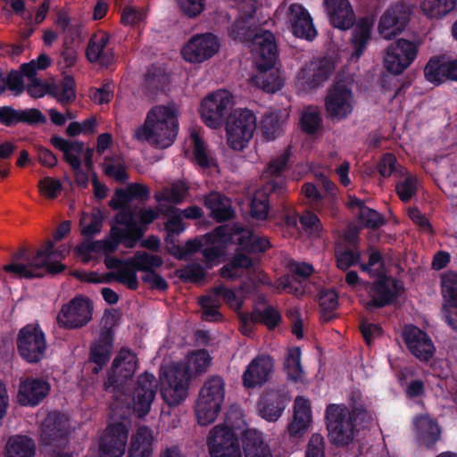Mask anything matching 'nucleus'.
<instances>
[{"label": "nucleus", "mask_w": 457, "mask_h": 457, "mask_svg": "<svg viewBox=\"0 0 457 457\" xmlns=\"http://www.w3.org/2000/svg\"><path fill=\"white\" fill-rule=\"evenodd\" d=\"M179 131L178 111L174 104L153 107L136 137L158 148H167L175 141Z\"/></svg>", "instance_id": "1"}, {"label": "nucleus", "mask_w": 457, "mask_h": 457, "mask_svg": "<svg viewBox=\"0 0 457 457\" xmlns=\"http://www.w3.org/2000/svg\"><path fill=\"white\" fill-rule=\"evenodd\" d=\"M56 254L57 251L54 250L52 241L38 249L33 256L21 248L13 253V262L5 265L4 270L16 278L29 279L43 278L46 274H59L65 270V266L57 261H51Z\"/></svg>", "instance_id": "2"}, {"label": "nucleus", "mask_w": 457, "mask_h": 457, "mask_svg": "<svg viewBox=\"0 0 457 457\" xmlns=\"http://www.w3.org/2000/svg\"><path fill=\"white\" fill-rule=\"evenodd\" d=\"M365 416L362 407H354L350 411L344 404H328L325 418L330 441L337 446L349 445L353 439L356 420Z\"/></svg>", "instance_id": "3"}, {"label": "nucleus", "mask_w": 457, "mask_h": 457, "mask_svg": "<svg viewBox=\"0 0 457 457\" xmlns=\"http://www.w3.org/2000/svg\"><path fill=\"white\" fill-rule=\"evenodd\" d=\"M190 378V370L186 363L179 362L161 367V395L169 406H177L186 399Z\"/></svg>", "instance_id": "4"}, {"label": "nucleus", "mask_w": 457, "mask_h": 457, "mask_svg": "<svg viewBox=\"0 0 457 457\" xmlns=\"http://www.w3.org/2000/svg\"><path fill=\"white\" fill-rule=\"evenodd\" d=\"M225 397V383L221 377L209 378L201 387L195 403V416L200 426L212 423L221 410Z\"/></svg>", "instance_id": "5"}, {"label": "nucleus", "mask_w": 457, "mask_h": 457, "mask_svg": "<svg viewBox=\"0 0 457 457\" xmlns=\"http://www.w3.org/2000/svg\"><path fill=\"white\" fill-rule=\"evenodd\" d=\"M225 125L228 145L234 151H243L253 137L256 116L249 109H236Z\"/></svg>", "instance_id": "6"}, {"label": "nucleus", "mask_w": 457, "mask_h": 457, "mask_svg": "<svg viewBox=\"0 0 457 457\" xmlns=\"http://www.w3.org/2000/svg\"><path fill=\"white\" fill-rule=\"evenodd\" d=\"M17 352L29 364H37L45 357L46 338L38 324L29 323L22 327L16 337Z\"/></svg>", "instance_id": "7"}, {"label": "nucleus", "mask_w": 457, "mask_h": 457, "mask_svg": "<svg viewBox=\"0 0 457 457\" xmlns=\"http://www.w3.org/2000/svg\"><path fill=\"white\" fill-rule=\"evenodd\" d=\"M233 96L228 90H217L209 94L201 102L200 114L203 122L212 129L220 128L233 112Z\"/></svg>", "instance_id": "8"}, {"label": "nucleus", "mask_w": 457, "mask_h": 457, "mask_svg": "<svg viewBox=\"0 0 457 457\" xmlns=\"http://www.w3.org/2000/svg\"><path fill=\"white\" fill-rule=\"evenodd\" d=\"M250 21V17L237 18L228 28L229 37L241 43H252L258 54L263 51L270 54V49L276 46L273 33L253 26Z\"/></svg>", "instance_id": "9"}, {"label": "nucleus", "mask_w": 457, "mask_h": 457, "mask_svg": "<svg viewBox=\"0 0 457 457\" xmlns=\"http://www.w3.org/2000/svg\"><path fill=\"white\" fill-rule=\"evenodd\" d=\"M354 98L352 88L344 80L338 79L328 89L325 97V110L332 121H341L353 111Z\"/></svg>", "instance_id": "10"}, {"label": "nucleus", "mask_w": 457, "mask_h": 457, "mask_svg": "<svg viewBox=\"0 0 457 457\" xmlns=\"http://www.w3.org/2000/svg\"><path fill=\"white\" fill-rule=\"evenodd\" d=\"M418 52L419 46L415 42L399 38L386 47L384 66L388 72L399 75L414 62Z\"/></svg>", "instance_id": "11"}, {"label": "nucleus", "mask_w": 457, "mask_h": 457, "mask_svg": "<svg viewBox=\"0 0 457 457\" xmlns=\"http://www.w3.org/2000/svg\"><path fill=\"white\" fill-rule=\"evenodd\" d=\"M259 53L255 64L258 73L253 77L252 80L255 86L267 93H275L280 90L284 85L283 79L279 76L278 71L274 69L277 59V45L269 52Z\"/></svg>", "instance_id": "12"}, {"label": "nucleus", "mask_w": 457, "mask_h": 457, "mask_svg": "<svg viewBox=\"0 0 457 457\" xmlns=\"http://www.w3.org/2000/svg\"><path fill=\"white\" fill-rule=\"evenodd\" d=\"M93 306L87 297L76 296L63 304L57 316L60 327L74 329L86 326L92 320Z\"/></svg>", "instance_id": "13"}, {"label": "nucleus", "mask_w": 457, "mask_h": 457, "mask_svg": "<svg viewBox=\"0 0 457 457\" xmlns=\"http://www.w3.org/2000/svg\"><path fill=\"white\" fill-rule=\"evenodd\" d=\"M207 445L211 457H242L236 434L226 426H215L210 431Z\"/></svg>", "instance_id": "14"}, {"label": "nucleus", "mask_w": 457, "mask_h": 457, "mask_svg": "<svg viewBox=\"0 0 457 457\" xmlns=\"http://www.w3.org/2000/svg\"><path fill=\"white\" fill-rule=\"evenodd\" d=\"M159 381L154 374L145 371L140 374L132 392V402L135 412L143 418L151 410V405L156 396Z\"/></svg>", "instance_id": "15"}, {"label": "nucleus", "mask_w": 457, "mask_h": 457, "mask_svg": "<svg viewBox=\"0 0 457 457\" xmlns=\"http://www.w3.org/2000/svg\"><path fill=\"white\" fill-rule=\"evenodd\" d=\"M411 13L410 5L397 2L380 17L378 27L379 34L386 39L400 34L409 23Z\"/></svg>", "instance_id": "16"}, {"label": "nucleus", "mask_w": 457, "mask_h": 457, "mask_svg": "<svg viewBox=\"0 0 457 457\" xmlns=\"http://www.w3.org/2000/svg\"><path fill=\"white\" fill-rule=\"evenodd\" d=\"M220 48L218 37L212 33L195 35L182 48L183 58L192 63H200L212 58Z\"/></svg>", "instance_id": "17"}, {"label": "nucleus", "mask_w": 457, "mask_h": 457, "mask_svg": "<svg viewBox=\"0 0 457 457\" xmlns=\"http://www.w3.org/2000/svg\"><path fill=\"white\" fill-rule=\"evenodd\" d=\"M335 64L330 57L313 59L298 72V79L303 89H314L321 87L332 75Z\"/></svg>", "instance_id": "18"}, {"label": "nucleus", "mask_w": 457, "mask_h": 457, "mask_svg": "<svg viewBox=\"0 0 457 457\" xmlns=\"http://www.w3.org/2000/svg\"><path fill=\"white\" fill-rule=\"evenodd\" d=\"M251 230L242 225H220L203 237L204 245H219L222 248L226 245L235 244L245 250V244L249 241Z\"/></svg>", "instance_id": "19"}, {"label": "nucleus", "mask_w": 457, "mask_h": 457, "mask_svg": "<svg viewBox=\"0 0 457 457\" xmlns=\"http://www.w3.org/2000/svg\"><path fill=\"white\" fill-rule=\"evenodd\" d=\"M402 337L409 352L420 361H428L434 356L436 347L431 337L419 327L405 325Z\"/></svg>", "instance_id": "20"}, {"label": "nucleus", "mask_w": 457, "mask_h": 457, "mask_svg": "<svg viewBox=\"0 0 457 457\" xmlns=\"http://www.w3.org/2000/svg\"><path fill=\"white\" fill-rule=\"evenodd\" d=\"M69 420L60 412L49 413L41 427L40 443L43 446L60 447L68 443Z\"/></svg>", "instance_id": "21"}, {"label": "nucleus", "mask_w": 457, "mask_h": 457, "mask_svg": "<svg viewBox=\"0 0 457 457\" xmlns=\"http://www.w3.org/2000/svg\"><path fill=\"white\" fill-rule=\"evenodd\" d=\"M129 437V428L122 422L108 425L99 443L100 457H122Z\"/></svg>", "instance_id": "22"}, {"label": "nucleus", "mask_w": 457, "mask_h": 457, "mask_svg": "<svg viewBox=\"0 0 457 457\" xmlns=\"http://www.w3.org/2000/svg\"><path fill=\"white\" fill-rule=\"evenodd\" d=\"M285 193V182L281 179L278 181L270 180L262 188L257 189L250 202L249 214L251 218L255 220H265L269 215L270 195L275 194L278 197H283Z\"/></svg>", "instance_id": "23"}, {"label": "nucleus", "mask_w": 457, "mask_h": 457, "mask_svg": "<svg viewBox=\"0 0 457 457\" xmlns=\"http://www.w3.org/2000/svg\"><path fill=\"white\" fill-rule=\"evenodd\" d=\"M50 390V383L43 378H22L17 394L18 403L21 406L36 407L45 400Z\"/></svg>", "instance_id": "24"}, {"label": "nucleus", "mask_w": 457, "mask_h": 457, "mask_svg": "<svg viewBox=\"0 0 457 457\" xmlns=\"http://www.w3.org/2000/svg\"><path fill=\"white\" fill-rule=\"evenodd\" d=\"M110 36L107 33L94 34L88 40L85 55L90 63H96L101 68L109 70L116 62L113 48L108 47Z\"/></svg>", "instance_id": "25"}, {"label": "nucleus", "mask_w": 457, "mask_h": 457, "mask_svg": "<svg viewBox=\"0 0 457 457\" xmlns=\"http://www.w3.org/2000/svg\"><path fill=\"white\" fill-rule=\"evenodd\" d=\"M47 121L46 115L37 108L15 109L12 105L0 106V124L13 128L18 124L37 127Z\"/></svg>", "instance_id": "26"}, {"label": "nucleus", "mask_w": 457, "mask_h": 457, "mask_svg": "<svg viewBox=\"0 0 457 457\" xmlns=\"http://www.w3.org/2000/svg\"><path fill=\"white\" fill-rule=\"evenodd\" d=\"M114 332L112 328L101 330L99 337L92 342L88 353V363L94 365L92 373L97 375L109 362L113 348Z\"/></svg>", "instance_id": "27"}, {"label": "nucleus", "mask_w": 457, "mask_h": 457, "mask_svg": "<svg viewBox=\"0 0 457 457\" xmlns=\"http://www.w3.org/2000/svg\"><path fill=\"white\" fill-rule=\"evenodd\" d=\"M290 402L284 389H268L258 402L259 415L270 422L277 421Z\"/></svg>", "instance_id": "28"}, {"label": "nucleus", "mask_w": 457, "mask_h": 457, "mask_svg": "<svg viewBox=\"0 0 457 457\" xmlns=\"http://www.w3.org/2000/svg\"><path fill=\"white\" fill-rule=\"evenodd\" d=\"M399 288L398 280H390L386 274L379 273L372 284L371 290L374 295L367 303V309H379L391 305L397 298Z\"/></svg>", "instance_id": "29"}, {"label": "nucleus", "mask_w": 457, "mask_h": 457, "mask_svg": "<svg viewBox=\"0 0 457 457\" xmlns=\"http://www.w3.org/2000/svg\"><path fill=\"white\" fill-rule=\"evenodd\" d=\"M287 21L294 36L308 41L313 40L317 36L312 18L308 10L300 4L289 5Z\"/></svg>", "instance_id": "30"}, {"label": "nucleus", "mask_w": 457, "mask_h": 457, "mask_svg": "<svg viewBox=\"0 0 457 457\" xmlns=\"http://www.w3.org/2000/svg\"><path fill=\"white\" fill-rule=\"evenodd\" d=\"M274 368L273 359L269 355L253 358L243 374V384L246 388L263 386L270 378Z\"/></svg>", "instance_id": "31"}, {"label": "nucleus", "mask_w": 457, "mask_h": 457, "mask_svg": "<svg viewBox=\"0 0 457 457\" xmlns=\"http://www.w3.org/2000/svg\"><path fill=\"white\" fill-rule=\"evenodd\" d=\"M324 5L334 28L345 30L355 21V14L349 0H324Z\"/></svg>", "instance_id": "32"}, {"label": "nucleus", "mask_w": 457, "mask_h": 457, "mask_svg": "<svg viewBox=\"0 0 457 457\" xmlns=\"http://www.w3.org/2000/svg\"><path fill=\"white\" fill-rule=\"evenodd\" d=\"M124 353L118 354L112 361L111 371L104 382L105 392L113 393L118 395H125L127 392V383L130 381L133 376H127V369H122V359Z\"/></svg>", "instance_id": "33"}, {"label": "nucleus", "mask_w": 457, "mask_h": 457, "mask_svg": "<svg viewBox=\"0 0 457 457\" xmlns=\"http://www.w3.org/2000/svg\"><path fill=\"white\" fill-rule=\"evenodd\" d=\"M413 424L420 444L428 450L436 451V444L441 437L437 422L428 415H420L414 419Z\"/></svg>", "instance_id": "34"}, {"label": "nucleus", "mask_w": 457, "mask_h": 457, "mask_svg": "<svg viewBox=\"0 0 457 457\" xmlns=\"http://www.w3.org/2000/svg\"><path fill=\"white\" fill-rule=\"evenodd\" d=\"M119 212L115 214L114 220L118 225L124 226L120 228L119 226H112L114 233L122 234L125 236L128 243L130 245L135 241L138 243L142 239V231L138 226L137 221L134 218V212L129 208L118 209Z\"/></svg>", "instance_id": "35"}, {"label": "nucleus", "mask_w": 457, "mask_h": 457, "mask_svg": "<svg viewBox=\"0 0 457 457\" xmlns=\"http://www.w3.org/2000/svg\"><path fill=\"white\" fill-rule=\"evenodd\" d=\"M312 422V409L308 400L296 397L293 420L288 424L287 430L290 436H300L308 428Z\"/></svg>", "instance_id": "36"}, {"label": "nucleus", "mask_w": 457, "mask_h": 457, "mask_svg": "<svg viewBox=\"0 0 457 457\" xmlns=\"http://www.w3.org/2000/svg\"><path fill=\"white\" fill-rule=\"evenodd\" d=\"M50 143L63 154V160L71 170H78L81 164L80 155L84 152V144L79 141L67 140L54 135L50 138Z\"/></svg>", "instance_id": "37"}, {"label": "nucleus", "mask_w": 457, "mask_h": 457, "mask_svg": "<svg viewBox=\"0 0 457 457\" xmlns=\"http://www.w3.org/2000/svg\"><path fill=\"white\" fill-rule=\"evenodd\" d=\"M204 205L218 222L229 220L235 216L230 200L219 193L213 192L205 195Z\"/></svg>", "instance_id": "38"}, {"label": "nucleus", "mask_w": 457, "mask_h": 457, "mask_svg": "<svg viewBox=\"0 0 457 457\" xmlns=\"http://www.w3.org/2000/svg\"><path fill=\"white\" fill-rule=\"evenodd\" d=\"M153 441L152 430L148 427L138 428L136 435L131 438L127 457H151Z\"/></svg>", "instance_id": "39"}, {"label": "nucleus", "mask_w": 457, "mask_h": 457, "mask_svg": "<svg viewBox=\"0 0 457 457\" xmlns=\"http://www.w3.org/2000/svg\"><path fill=\"white\" fill-rule=\"evenodd\" d=\"M35 454L36 444L28 436H12L6 443L5 457H34Z\"/></svg>", "instance_id": "40"}, {"label": "nucleus", "mask_w": 457, "mask_h": 457, "mask_svg": "<svg viewBox=\"0 0 457 457\" xmlns=\"http://www.w3.org/2000/svg\"><path fill=\"white\" fill-rule=\"evenodd\" d=\"M282 115L280 112H269L265 113L261 121L263 137L271 141L283 134Z\"/></svg>", "instance_id": "41"}, {"label": "nucleus", "mask_w": 457, "mask_h": 457, "mask_svg": "<svg viewBox=\"0 0 457 457\" xmlns=\"http://www.w3.org/2000/svg\"><path fill=\"white\" fill-rule=\"evenodd\" d=\"M301 348L298 346L291 347L287 350L284 360V370L288 379L298 382L303 377V370L301 363Z\"/></svg>", "instance_id": "42"}, {"label": "nucleus", "mask_w": 457, "mask_h": 457, "mask_svg": "<svg viewBox=\"0 0 457 457\" xmlns=\"http://www.w3.org/2000/svg\"><path fill=\"white\" fill-rule=\"evenodd\" d=\"M129 266L134 267L137 271H144L148 273L155 270L163 264V260L161 256L150 254L146 252L137 251L134 256L129 258Z\"/></svg>", "instance_id": "43"}, {"label": "nucleus", "mask_w": 457, "mask_h": 457, "mask_svg": "<svg viewBox=\"0 0 457 457\" xmlns=\"http://www.w3.org/2000/svg\"><path fill=\"white\" fill-rule=\"evenodd\" d=\"M371 28L368 21H361L353 30V37L351 39L352 45L354 48L353 57L360 58L364 53L368 41L370 37Z\"/></svg>", "instance_id": "44"}, {"label": "nucleus", "mask_w": 457, "mask_h": 457, "mask_svg": "<svg viewBox=\"0 0 457 457\" xmlns=\"http://www.w3.org/2000/svg\"><path fill=\"white\" fill-rule=\"evenodd\" d=\"M457 0H424L421 4L423 12L430 19L442 18L452 12Z\"/></svg>", "instance_id": "45"}, {"label": "nucleus", "mask_w": 457, "mask_h": 457, "mask_svg": "<svg viewBox=\"0 0 457 457\" xmlns=\"http://www.w3.org/2000/svg\"><path fill=\"white\" fill-rule=\"evenodd\" d=\"M448 62H442L437 57L429 59L424 68V75L428 81L438 85L448 79Z\"/></svg>", "instance_id": "46"}, {"label": "nucleus", "mask_w": 457, "mask_h": 457, "mask_svg": "<svg viewBox=\"0 0 457 457\" xmlns=\"http://www.w3.org/2000/svg\"><path fill=\"white\" fill-rule=\"evenodd\" d=\"M361 252L360 249L340 246L335 250L337 267L342 271H346L351 267L357 265L361 261Z\"/></svg>", "instance_id": "47"}, {"label": "nucleus", "mask_w": 457, "mask_h": 457, "mask_svg": "<svg viewBox=\"0 0 457 457\" xmlns=\"http://www.w3.org/2000/svg\"><path fill=\"white\" fill-rule=\"evenodd\" d=\"M253 323H262L269 329H274L280 323L282 317L278 311L272 306H267L262 311L258 308L253 310L250 314Z\"/></svg>", "instance_id": "48"}, {"label": "nucleus", "mask_w": 457, "mask_h": 457, "mask_svg": "<svg viewBox=\"0 0 457 457\" xmlns=\"http://www.w3.org/2000/svg\"><path fill=\"white\" fill-rule=\"evenodd\" d=\"M104 219V213L99 209L92 211L87 224H86L87 218L83 216L79 220L81 235L86 237H93L99 234L103 228Z\"/></svg>", "instance_id": "49"}, {"label": "nucleus", "mask_w": 457, "mask_h": 457, "mask_svg": "<svg viewBox=\"0 0 457 457\" xmlns=\"http://www.w3.org/2000/svg\"><path fill=\"white\" fill-rule=\"evenodd\" d=\"M441 289L445 304L450 307H457V272H450L442 276Z\"/></svg>", "instance_id": "50"}, {"label": "nucleus", "mask_w": 457, "mask_h": 457, "mask_svg": "<svg viewBox=\"0 0 457 457\" xmlns=\"http://www.w3.org/2000/svg\"><path fill=\"white\" fill-rule=\"evenodd\" d=\"M54 96L61 104H70L76 98V83L72 76L65 75L60 84L55 87Z\"/></svg>", "instance_id": "51"}, {"label": "nucleus", "mask_w": 457, "mask_h": 457, "mask_svg": "<svg viewBox=\"0 0 457 457\" xmlns=\"http://www.w3.org/2000/svg\"><path fill=\"white\" fill-rule=\"evenodd\" d=\"M357 216L359 222L365 228L377 229L386 224L384 216L368 206H363Z\"/></svg>", "instance_id": "52"}, {"label": "nucleus", "mask_w": 457, "mask_h": 457, "mask_svg": "<svg viewBox=\"0 0 457 457\" xmlns=\"http://www.w3.org/2000/svg\"><path fill=\"white\" fill-rule=\"evenodd\" d=\"M175 274L183 282L196 283L205 277V270L201 264L193 262L183 269L176 270Z\"/></svg>", "instance_id": "53"}, {"label": "nucleus", "mask_w": 457, "mask_h": 457, "mask_svg": "<svg viewBox=\"0 0 457 457\" xmlns=\"http://www.w3.org/2000/svg\"><path fill=\"white\" fill-rule=\"evenodd\" d=\"M194 143L193 155L196 164L202 168H209L212 159L210 158L207 146L204 140L197 134H192Z\"/></svg>", "instance_id": "54"}, {"label": "nucleus", "mask_w": 457, "mask_h": 457, "mask_svg": "<svg viewBox=\"0 0 457 457\" xmlns=\"http://www.w3.org/2000/svg\"><path fill=\"white\" fill-rule=\"evenodd\" d=\"M417 182L415 176L409 175L403 181L395 185L396 194L402 202L408 203L416 194L418 189Z\"/></svg>", "instance_id": "55"}, {"label": "nucleus", "mask_w": 457, "mask_h": 457, "mask_svg": "<svg viewBox=\"0 0 457 457\" xmlns=\"http://www.w3.org/2000/svg\"><path fill=\"white\" fill-rule=\"evenodd\" d=\"M137 271V270L134 267L125 265L116 274L110 273L109 276L125 285L129 289L137 290L139 287Z\"/></svg>", "instance_id": "56"}, {"label": "nucleus", "mask_w": 457, "mask_h": 457, "mask_svg": "<svg viewBox=\"0 0 457 457\" xmlns=\"http://www.w3.org/2000/svg\"><path fill=\"white\" fill-rule=\"evenodd\" d=\"M319 303L322 311V316L325 320H329L330 318H326V313H329L335 311L338 306V295L337 293L334 289H324L321 290L319 294Z\"/></svg>", "instance_id": "57"}, {"label": "nucleus", "mask_w": 457, "mask_h": 457, "mask_svg": "<svg viewBox=\"0 0 457 457\" xmlns=\"http://www.w3.org/2000/svg\"><path fill=\"white\" fill-rule=\"evenodd\" d=\"M104 240V253H114L120 245H122L124 247L131 249L136 247L137 242H133L130 245V243H128L126 237L122 234L114 233L112 228L110 229V238H105Z\"/></svg>", "instance_id": "58"}, {"label": "nucleus", "mask_w": 457, "mask_h": 457, "mask_svg": "<svg viewBox=\"0 0 457 457\" xmlns=\"http://www.w3.org/2000/svg\"><path fill=\"white\" fill-rule=\"evenodd\" d=\"M188 187L185 184H175L171 187L166 195H156L157 201H166L174 204H179L183 202L187 195Z\"/></svg>", "instance_id": "59"}, {"label": "nucleus", "mask_w": 457, "mask_h": 457, "mask_svg": "<svg viewBox=\"0 0 457 457\" xmlns=\"http://www.w3.org/2000/svg\"><path fill=\"white\" fill-rule=\"evenodd\" d=\"M199 304L203 308V319L207 321L219 320L222 315L218 311L219 304L215 303L210 295H203L199 299Z\"/></svg>", "instance_id": "60"}, {"label": "nucleus", "mask_w": 457, "mask_h": 457, "mask_svg": "<svg viewBox=\"0 0 457 457\" xmlns=\"http://www.w3.org/2000/svg\"><path fill=\"white\" fill-rule=\"evenodd\" d=\"M38 187L40 192L49 199H55L62 189V182L51 177L40 179Z\"/></svg>", "instance_id": "61"}, {"label": "nucleus", "mask_w": 457, "mask_h": 457, "mask_svg": "<svg viewBox=\"0 0 457 457\" xmlns=\"http://www.w3.org/2000/svg\"><path fill=\"white\" fill-rule=\"evenodd\" d=\"M397 159L392 153L382 155L378 162V171L383 178H389L392 174L398 172Z\"/></svg>", "instance_id": "62"}, {"label": "nucleus", "mask_w": 457, "mask_h": 457, "mask_svg": "<svg viewBox=\"0 0 457 457\" xmlns=\"http://www.w3.org/2000/svg\"><path fill=\"white\" fill-rule=\"evenodd\" d=\"M213 293L217 296H222L224 302L236 311L240 310L243 306V300L239 298L232 289L220 285L213 288Z\"/></svg>", "instance_id": "63"}, {"label": "nucleus", "mask_w": 457, "mask_h": 457, "mask_svg": "<svg viewBox=\"0 0 457 457\" xmlns=\"http://www.w3.org/2000/svg\"><path fill=\"white\" fill-rule=\"evenodd\" d=\"M300 121L303 131L312 135L320 127L322 120L317 112H303Z\"/></svg>", "instance_id": "64"}]
</instances>
